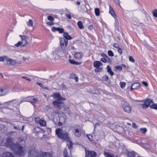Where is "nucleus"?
Masks as SVG:
<instances>
[{"instance_id": "1", "label": "nucleus", "mask_w": 157, "mask_h": 157, "mask_svg": "<svg viewBox=\"0 0 157 157\" xmlns=\"http://www.w3.org/2000/svg\"><path fill=\"white\" fill-rule=\"evenodd\" d=\"M1 144L8 147L12 150L15 152L19 155L24 154L25 150L24 148L18 143L14 144L13 142L12 138H1Z\"/></svg>"}, {"instance_id": "2", "label": "nucleus", "mask_w": 157, "mask_h": 157, "mask_svg": "<svg viewBox=\"0 0 157 157\" xmlns=\"http://www.w3.org/2000/svg\"><path fill=\"white\" fill-rule=\"evenodd\" d=\"M54 98L56 100L53 101V105L55 107L61 109L63 106V103L61 101V100H65V98L62 97L59 93H54L52 95Z\"/></svg>"}, {"instance_id": "3", "label": "nucleus", "mask_w": 157, "mask_h": 157, "mask_svg": "<svg viewBox=\"0 0 157 157\" xmlns=\"http://www.w3.org/2000/svg\"><path fill=\"white\" fill-rule=\"evenodd\" d=\"M0 61H3L5 65H14L18 63L16 60H13L6 56L0 57Z\"/></svg>"}, {"instance_id": "4", "label": "nucleus", "mask_w": 157, "mask_h": 157, "mask_svg": "<svg viewBox=\"0 0 157 157\" xmlns=\"http://www.w3.org/2000/svg\"><path fill=\"white\" fill-rule=\"evenodd\" d=\"M56 132L58 137H69L68 134L59 128L56 129Z\"/></svg>"}, {"instance_id": "5", "label": "nucleus", "mask_w": 157, "mask_h": 157, "mask_svg": "<svg viewBox=\"0 0 157 157\" xmlns=\"http://www.w3.org/2000/svg\"><path fill=\"white\" fill-rule=\"evenodd\" d=\"M61 48L64 51H67V47L68 44V40L64 38H61L60 39Z\"/></svg>"}, {"instance_id": "6", "label": "nucleus", "mask_w": 157, "mask_h": 157, "mask_svg": "<svg viewBox=\"0 0 157 157\" xmlns=\"http://www.w3.org/2000/svg\"><path fill=\"white\" fill-rule=\"evenodd\" d=\"M67 51H64L62 48H57L54 51V53L56 54V56H57L58 58L60 56H63L65 53H67Z\"/></svg>"}, {"instance_id": "7", "label": "nucleus", "mask_w": 157, "mask_h": 157, "mask_svg": "<svg viewBox=\"0 0 157 157\" xmlns=\"http://www.w3.org/2000/svg\"><path fill=\"white\" fill-rule=\"evenodd\" d=\"M123 107L125 112L128 113H131L132 110V107L128 103H124L123 105Z\"/></svg>"}, {"instance_id": "8", "label": "nucleus", "mask_w": 157, "mask_h": 157, "mask_svg": "<svg viewBox=\"0 0 157 157\" xmlns=\"http://www.w3.org/2000/svg\"><path fill=\"white\" fill-rule=\"evenodd\" d=\"M86 156L87 157H96V153L91 151L87 150L85 149Z\"/></svg>"}, {"instance_id": "9", "label": "nucleus", "mask_w": 157, "mask_h": 157, "mask_svg": "<svg viewBox=\"0 0 157 157\" xmlns=\"http://www.w3.org/2000/svg\"><path fill=\"white\" fill-rule=\"evenodd\" d=\"M35 121L36 123L39 124L42 126H44L46 125V121L41 119L39 117H36L35 118Z\"/></svg>"}, {"instance_id": "10", "label": "nucleus", "mask_w": 157, "mask_h": 157, "mask_svg": "<svg viewBox=\"0 0 157 157\" xmlns=\"http://www.w3.org/2000/svg\"><path fill=\"white\" fill-rule=\"evenodd\" d=\"M59 114H60V115H59V122L61 123H64L66 121V116L65 114L62 113H59Z\"/></svg>"}, {"instance_id": "11", "label": "nucleus", "mask_w": 157, "mask_h": 157, "mask_svg": "<svg viewBox=\"0 0 157 157\" xmlns=\"http://www.w3.org/2000/svg\"><path fill=\"white\" fill-rule=\"evenodd\" d=\"M109 13L111 15L115 18V23H117L118 22V20L116 18V15L115 14V12L113 10L112 7L109 6Z\"/></svg>"}, {"instance_id": "12", "label": "nucleus", "mask_w": 157, "mask_h": 157, "mask_svg": "<svg viewBox=\"0 0 157 157\" xmlns=\"http://www.w3.org/2000/svg\"><path fill=\"white\" fill-rule=\"evenodd\" d=\"M19 36L21 37V41L23 42L24 44L29 43V42L28 41V37L25 36L20 35Z\"/></svg>"}, {"instance_id": "13", "label": "nucleus", "mask_w": 157, "mask_h": 157, "mask_svg": "<svg viewBox=\"0 0 157 157\" xmlns=\"http://www.w3.org/2000/svg\"><path fill=\"white\" fill-rule=\"evenodd\" d=\"M83 54L82 52H76L74 54V56L76 59H79L82 57Z\"/></svg>"}, {"instance_id": "14", "label": "nucleus", "mask_w": 157, "mask_h": 157, "mask_svg": "<svg viewBox=\"0 0 157 157\" xmlns=\"http://www.w3.org/2000/svg\"><path fill=\"white\" fill-rule=\"evenodd\" d=\"M34 157H52V156L49 153L44 152L40 154L39 156H35Z\"/></svg>"}, {"instance_id": "15", "label": "nucleus", "mask_w": 157, "mask_h": 157, "mask_svg": "<svg viewBox=\"0 0 157 157\" xmlns=\"http://www.w3.org/2000/svg\"><path fill=\"white\" fill-rule=\"evenodd\" d=\"M140 84L138 82H136L133 83L132 86L130 88V90H132L133 89H136L138 87H139Z\"/></svg>"}, {"instance_id": "16", "label": "nucleus", "mask_w": 157, "mask_h": 157, "mask_svg": "<svg viewBox=\"0 0 157 157\" xmlns=\"http://www.w3.org/2000/svg\"><path fill=\"white\" fill-rule=\"evenodd\" d=\"M1 157H14L13 155L11 153L7 152L4 153Z\"/></svg>"}, {"instance_id": "17", "label": "nucleus", "mask_w": 157, "mask_h": 157, "mask_svg": "<svg viewBox=\"0 0 157 157\" xmlns=\"http://www.w3.org/2000/svg\"><path fill=\"white\" fill-rule=\"evenodd\" d=\"M102 65V63L99 61H95L94 63V67L96 68H98L100 67Z\"/></svg>"}, {"instance_id": "18", "label": "nucleus", "mask_w": 157, "mask_h": 157, "mask_svg": "<svg viewBox=\"0 0 157 157\" xmlns=\"http://www.w3.org/2000/svg\"><path fill=\"white\" fill-rule=\"evenodd\" d=\"M29 101L33 105L35 106V105L38 102V100L36 98H33V99L30 100Z\"/></svg>"}, {"instance_id": "19", "label": "nucleus", "mask_w": 157, "mask_h": 157, "mask_svg": "<svg viewBox=\"0 0 157 157\" xmlns=\"http://www.w3.org/2000/svg\"><path fill=\"white\" fill-rule=\"evenodd\" d=\"M49 57L50 59L52 60L56 59L58 58L57 56H56V54L54 53V51L49 56Z\"/></svg>"}, {"instance_id": "20", "label": "nucleus", "mask_w": 157, "mask_h": 157, "mask_svg": "<svg viewBox=\"0 0 157 157\" xmlns=\"http://www.w3.org/2000/svg\"><path fill=\"white\" fill-rule=\"evenodd\" d=\"M81 132L78 129L76 128L75 129V134L76 136L80 137L81 135Z\"/></svg>"}, {"instance_id": "21", "label": "nucleus", "mask_w": 157, "mask_h": 157, "mask_svg": "<svg viewBox=\"0 0 157 157\" xmlns=\"http://www.w3.org/2000/svg\"><path fill=\"white\" fill-rule=\"evenodd\" d=\"M107 71L111 76H113L114 75L113 72L112 71L111 68L109 65H108L107 67Z\"/></svg>"}, {"instance_id": "22", "label": "nucleus", "mask_w": 157, "mask_h": 157, "mask_svg": "<svg viewBox=\"0 0 157 157\" xmlns=\"http://www.w3.org/2000/svg\"><path fill=\"white\" fill-rule=\"evenodd\" d=\"M127 155L129 157H135L136 155V153L134 151L128 152L127 153Z\"/></svg>"}, {"instance_id": "23", "label": "nucleus", "mask_w": 157, "mask_h": 157, "mask_svg": "<svg viewBox=\"0 0 157 157\" xmlns=\"http://www.w3.org/2000/svg\"><path fill=\"white\" fill-rule=\"evenodd\" d=\"M64 37L66 39V40H71V37L68 35L67 33H64L63 34Z\"/></svg>"}, {"instance_id": "24", "label": "nucleus", "mask_w": 157, "mask_h": 157, "mask_svg": "<svg viewBox=\"0 0 157 157\" xmlns=\"http://www.w3.org/2000/svg\"><path fill=\"white\" fill-rule=\"evenodd\" d=\"M144 102L146 104V105L148 107L150 103L152 102V101L151 99H147L144 100Z\"/></svg>"}, {"instance_id": "25", "label": "nucleus", "mask_w": 157, "mask_h": 157, "mask_svg": "<svg viewBox=\"0 0 157 157\" xmlns=\"http://www.w3.org/2000/svg\"><path fill=\"white\" fill-rule=\"evenodd\" d=\"M116 130L117 131L121 132L123 131L124 129L122 127L119 125H117L116 126Z\"/></svg>"}, {"instance_id": "26", "label": "nucleus", "mask_w": 157, "mask_h": 157, "mask_svg": "<svg viewBox=\"0 0 157 157\" xmlns=\"http://www.w3.org/2000/svg\"><path fill=\"white\" fill-rule=\"evenodd\" d=\"M101 61L105 63L108 62H109L110 61V60L108 57H107V58L105 57L101 58Z\"/></svg>"}, {"instance_id": "27", "label": "nucleus", "mask_w": 157, "mask_h": 157, "mask_svg": "<svg viewBox=\"0 0 157 157\" xmlns=\"http://www.w3.org/2000/svg\"><path fill=\"white\" fill-rule=\"evenodd\" d=\"M77 25L78 26V27L81 29H84V27L81 21H79L77 23Z\"/></svg>"}, {"instance_id": "28", "label": "nucleus", "mask_w": 157, "mask_h": 157, "mask_svg": "<svg viewBox=\"0 0 157 157\" xmlns=\"http://www.w3.org/2000/svg\"><path fill=\"white\" fill-rule=\"evenodd\" d=\"M2 95H4L7 94L9 92V90L8 89L5 88L4 89H2Z\"/></svg>"}, {"instance_id": "29", "label": "nucleus", "mask_w": 157, "mask_h": 157, "mask_svg": "<svg viewBox=\"0 0 157 157\" xmlns=\"http://www.w3.org/2000/svg\"><path fill=\"white\" fill-rule=\"evenodd\" d=\"M2 95H4L7 94L9 92V90L8 89L5 88L4 89H2Z\"/></svg>"}, {"instance_id": "30", "label": "nucleus", "mask_w": 157, "mask_h": 157, "mask_svg": "<svg viewBox=\"0 0 157 157\" xmlns=\"http://www.w3.org/2000/svg\"><path fill=\"white\" fill-rule=\"evenodd\" d=\"M104 155L105 157H113V154L109 153L108 152H104Z\"/></svg>"}, {"instance_id": "31", "label": "nucleus", "mask_w": 157, "mask_h": 157, "mask_svg": "<svg viewBox=\"0 0 157 157\" xmlns=\"http://www.w3.org/2000/svg\"><path fill=\"white\" fill-rule=\"evenodd\" d=\"M13 126L14 128L15 129L20 130H23L24 129V125L22 126V129L21 128V127H20L19 125H18V126H17L15 125L14 124H13Z\"/></svg>"}, {"instance_id": "32", "label": "nucleus", "mask_w": 157, "mask_h": 157, "mask_svg": "<svg viewBox=\"0 0 157 157\" xmlns=\"http://www.w3.org/2000/svg\"><path fill=\"white\" fill-rule=\"evenodd\" d=\"M67 144L69 145V148L71 149L72 147V145L74 144L72 142V141L70 140H69L67 142Z\"/></svg>"}, {"instance_id": "33", "label": "nucleus", "mask_w": 157, "mask_h": 157, "mask_svg": "<svg viewBox=\"0 0 157 157\" xmlns=\"http://www.w3.org/2000/svg\"><path fill=\"white\" fill-rule=\"evenodd\" d=\"M95 13L96 16H99L100 14V10L99 9L96 8L95 9Z\"/></svg>"}, {"instance_id": "34", "label": "nucleus", "mask_w": 157, "mask_h": 157, "mask_svg": "<svg viewBox=\"0 0 157 157\" xmlns=\"http://www.w3.org/2000/svg\"><path fill=\"white\" fill-rule=\"evenodd\" d=\"M27 25L28 26H33V21L31 19L29 20V21L27 22Z\"/></svg>"}, {"instance_id": "35", "label": "nucleus", "mask_w": 157, "mask_h": 157, "mask_svg": "<svg viewBox=\"0 0 157 157\" xmlns=\"http://www.w3.org/2000/svg\"><path fill=\"white\" fill-rule=\"evenodd\" d=\"M63 152L64 157H69V156L67 155V149H64Z\"/></svg>"}, {"instance_id": "36", "label": "nucleus", "mask_w": 157, "mask_h": 157, "mask_svg": "<svg viewBox=\"0 0 157 157\" xmlns=\"http://www.w3.org/2000/svg\"><path fill=\"white\" fill-rule=\"evenodd\" d=\"M150 107L152 109H157V104H154L151 105Z\"/></svg>"}, {"instance_id": "37", "label": "nucleus", "mask_w": 157, "mask_h": 157, "mask_svg": "<svg viewBox=\"0 0 157 157\" xmlns=\"http://www.w3.org/2000/svg\"><path fill=\"white\" fill-rule=\"evenodd\" d=\"M126 84V83L124 82H121L120 83L121 87L122 88L125 87Z\"/></svg>"}, {"instance_id": "38", "label": "nucleus", "mask_w": 157, "mask_h": 157, "mask_svg": "<svg viewBox=\"0 0 157 157\" xmlns=\"http://www.w3.org/2000/svg\"><path fill=\"white\" fill-rule=\"evenodd\" d=\"M37 84L40 87L44 89H47V87L43 85L39 82H37Z\"/></svg>"}, {"instance_id": "39", "label": "nucleus", "mask_w": 157, "mask_h": 157, "mask_svg": "<svg viewBox=\"0 0 157 157\" xmlns=\"http://www.w3.org/2000/svg\"><path fill=\"white\" fill-rule=\"evenodd\" d=\"M140 130L142 132L145 133L147 131V129L145 128H140Z\"/></svg>"}, {"instance_id": "40", "label": "nucleus", "mask_w": 157, "mask_h": 157, "mask_svg": "<svg viewBox=\"0 0 157 157\" xmlns=\"http://www.w3.org/2000/svg\"><path fill=\"white\" fill-rule=\"evenodd\" d=\"M63 107H64V109L67 111V113H69V108H68V107L66 105H64V104H63V106H62L61 107V108Z\"/></svg>"}, {"instance_id": "41", "label": "nucleus", "mask_w": 157, "mask_h": 157, "mask_svg": "<svg viewBox=\"0 0 157 157\" xmlns=\"http://www.w3.org/2000/svg\"><path fill=\"white\" fill-rule=\"evenodd\" d=\"M140 105L143 109H146L148 107L147 106L146 104L145 103L144 101V103L141 104H140Z\"/></svg>"}, {"instance_id": "42", "label": "nucleus", "mask_w": 157, "mask_h": 157, "mask_svg": "<svg viewBox=\"0 0 157 157\" xmlns=\"http://www.w3.org/2000/svg\"><path fill=\"white\" fill-rule=\"evenodd\" d=\"M153 14L155 17H157V10L155 9L153 11Z\"/></svg>"}, {"instance_id": "43", "label": "nucleus", "mask_w": 157, "mask_h": 157, "mask_svg": "<svg viewBox=\"0 0 157 157\" xmlns=\"http://www.w3.org/2000/svg\"><path fill=\"white\" fill-rule=\"evenodd\" d=\"M108 54L110 56H114V54L112 51L109 50L108 52Z\"/></svg>"}, {"instance_id": "44", "label": "nucleus", "mask_w": 157, "mask_h": 157, "mask_svg": "<svg viewBox=\"0 0 157 157\" xmlns=\"http://www.w3.org/2000/svg\"><path fill=\"white\" fill-rule=\"evenodd\" d=\"M57 31H58L60 33H63L64 32V29L62 28H58Z\"/></svg>"}, {"instance_id": "45", "label": "nucleus", "mask_w": 157, "mask_h": 157, "mask_svg": "<svg viewBox=\"0 0 157 157\" xmlns=\"http://www.w3.org/2000/svg\"><path fill=\"white\" fill-rule=\"evenodd\" d=\"M48 19L51 21H53L54 20V18L51 16H48Z\"/></svg>"}, {"instance_id": "46", "label": "nucleus", "mask_w": 157, "mask_h": 157, "mask_svg": "<svg viewBox=\"0 0 157 157\" xmlns=\"http://www.w3.org/2000/svg\"><path fill=\"white\" fill-rule=\"evenodd\" d=\"M22 43H23V42L21 41H19L17 44H16L15 45V46L18 47Z\"/></svg>"}, {"instance_id": "47", "label": "nucleus", "mask_w": 157, "mask_h": 157, "mask_svg": "<svg viewBox=\"0 0 157 157\" xmlns=\"http://www.w3.org/2000/svg\"><path fill=\"white\" fill-rule=\"evenodd\" d=\"M129 59L130 61L132 62H134L135 61V60L133 58V57L131 56H130L129 57Z\"/></svg>"}, {"instance_id": "48", "label": "nucleus", "mask_w": 157, "mask_h": 157, "mask_svg": "<svg viewBox=\"0 0 157 157\" xmlns=\"http://www.w3.org/2000/svg\"><path fill=\"white\" fill-rule=\"evenodd\" d=\"M108 78V76L106 75H105L103 77V79L105 81H107Z\"/></svg>"}, {"instance_id": "49", "label": "nucleus", "mask_w": 157, "mask_h": 157, "mask_svg": "<svg viewBox=\"0 0 157 157\" xmlns=\"http://www.w3.org/2000/svg\"><path fill=\"white\" fill-rule=\"evenodd\" d=\"M115 68H116L117 70L119 71H121L122 70V67L120 66H116Z\"/></svg>"}, {"instance_id": "50", "label": "nucleus", "mask_w": 157, "mask_h": 157, "mask_svg": "<svg viewBox=\"0 0 157 157\" xmlns=\"http://www.w3.org/2000/svg\"><path fill=\"white\" fill-rule=\"evenodd\" d=\"M113 47L117 48H119V44L117 43H116L114 44L113 45Z\"/></svg>"}, {"instance_id": "51", "label": "nucleus", "mask_w": 157, "mask_h": 157, "mask_svg": "<svg viewBox=\"0 0 157 157\" xmlns=\"http://www.w3.org/2000/svg\"><path fill=\"white\" fill-rule=\"evenodd\" d=\"M69 62L73 64H75V60L71 59H70L69 60Z\"/></svg>"}, {"instance_id": "52", "label": "nucleus", "mask_w": 157, "mask_h": 157, "mask_svg": "<svg viewBox=\"0 0 157 157\" xmlns=\"http://www.w3.org/2000/svg\"><path fill=\"white\" fill-rule=\"evenodd\" d=\"M65 16L66 17L68 18L69 19H71V17L70 14H68V13H66L65 14Z\"/></svg>"}, {"instance_id": "53", "label": "nucleus", "mask_w": 157, "mask_h": 157, "mask_svg": "<svg viewBox=\"0 0 157 157\" xmlns=\"http://www.w3.org/2000/svg\"><path fill=\"white\" fill-rule=\"evenodd\" d=\"M71 77L72 78L75 79V78L77 77V76L74 73L71 74Z\"/></svg>"}, {"instance_id": "54", "label": "nucleus", "mask_w": 157, "mask_h": 157, "mask_svg": "<svg viewBox=\"0 0 157 157\" xmlns=\"http://www.w3.org/2000/svg\"><path fill=\"white\" fill-rule=\"evenodd\" d=\"M132 127L135 128H137V126L136 124L134 123H132Z\"/></svg>"}, {"instance_id": "55", "label": "nucleus", "mask_w": 157, "mask_h": 157, "mask_svg": "<svg viewBox=\"0 0 157 157\" xmlns=\"http://www.w3.org/2000/svg\"><path fill=\"white\" fill-rule=\"evenodd\" d=\"M58 28H56V27H53L52 28V31L53 32H55L56 31H57Z\"/></svg>"}, {"instance_id": "56", "label": "nucleus", "mask_w": 157, "mask_h": 157, "mask_svg": "<svg viewBox=\"0 0 157 157\" xmlns=\"http://www.w3.org/2000/svg\"><path fill=\"white\" fill-rule=\"evenodd\" d=\"M118 49V52L120 54H121L122 53V50L121 48H119Z\"/></svg>"}, {"instance_id": "57", "label": "nucleus", "mask_w": 157, "mask_h": 157, "mask_svg": "<svg viewBox=\"0 0 157 157\" xmlns=\"http://www.w3.org/2000/svg\"><path fill=\"white\" fill-rule=\"evenodd\" d=\"M101 56L102 57H104L103 58H105V57L106 58H107V57H108V56L105 54L104 53H102L101 54Z\"/></svg>"}, {"instance_id": "58", "label": "nucleus", "mask_w": 157, "mask_h": 157, "mask_svg": "<svg viewBox=\"0 0 157 157\" xmlns=\"http://www.w3.org/2000/svg\"><path fill=\"white\" fill-rule=\"evenodd\" d=\"M93 27L92 25H90L88 27V29L90 30H91L93 29Z\"/></svg>"}, {"instance_id": "59", "label": "nucleus", "mask_w": 157, "mask_h": 157, "mask_svg": "<svg viewBox=\"0 0 157 157\" xmlns=\"http://www.w3.org/2000/svg\"><path fill=\"white\" fill-rule=\"evenodd\" d=\"M50 107L48 105H47L45 108V110L47 111H48V109H50Z\"/></svg>"}, {"instance_id": "60", "label": "nucleus", "mask_w": 157, "mask_h": 157, "mask_svg": "<svg viewBox=\"0 0 157 157\" xmlns=\"http://www.w3.org/2000/svg\"><path fill=\"white\" fill-rule=\"evenodd\" d=\"M22 78H25V79H26V80H27L28 81H31L30 79L29 78H28L26 77H23Z\"/></svg>"}, {"instance_id": "61", "label": "nucleus", "mask_w": 157, "mask_h": 157, "mask_svg": "<svg viewBox=\"0 0 157 157\" xmlns=\"http://www.w3.org/2000/svg\"><path fill=\"white\" fill-rule=\"evenodd\" d=\"M142 83L145 86H148L147 83L145 82H142Z\"/></svg>"}, {"instance_id": "62", "label": "nucleus", "mask_w": 157, "mask_h": 157, "mask_svg": "<svg viewBox=\"0 0 157 157\" xmlns=\"http://www.w3.org/2000/svg\"><path fill=\"white\" fill-rule=\"evenodd\" d=\"M47 24L48 25H53V23L50 22H48L47 23Z\"/></svg>"}, {"instance_id": "63", "label": "nucleus", "mask_w": 157, "mask_h": 157, "mask_svg": "<svg viewBox=\"0 0 157 157\" xmlns=\"http://www.w3.org/2000/svg\"><path fill=\"white\" fill-rule=\"evenodd\" d=\"M81 63V62H78L75 61V65H80Z\"/></svg>"}, {"instance_id": "64", "label": "nucleus", "mask_w": 157, "mask_h": 157, "mask_svg": "<svg viewBox=\"0 0 157 157\" xmlns=\"http://www.w3.org/2000/svg\"><path fill=\"white\" fill-rule=\"evenodd\" d=\"M22 140H23L21 139L20 138H19L18 140V141L19 143H21V142Z\"/></svg>"}]
</instances>
